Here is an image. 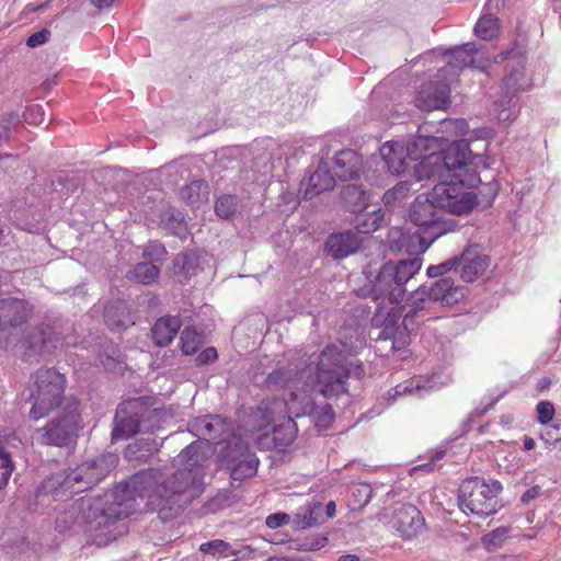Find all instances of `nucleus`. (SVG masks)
I'll return each mask as SVG.
<instances>
[{
  "label": "nucleus",
  "instance_id": "18",
  "mask_svg": "<svg viewBox=\"0 0 561 561\" xmlns=\"http://www.w3.org/2000/svg\"><path fill=\"white\" fill-rule=\"evenodd\" d=\"M479 54L480 50L473 43H467L450 49L447 53L448 62L438 70V77H444V79H449L450 82H454L463 68L478 67L476 56Z\"/></svg>",
  "mask_w": 561,
  "mask_h": 561
},
{
  "label": "nucleus",
  "instance_id": "17",
  "mask_svg": "<svg viewBox=\"0 0 561 561\" xmlns=\"http://www.w3.org/2000/svg\"><path fill=\"white\" fill-rule=\"evenodd\" d=\"M450 81L438 77L424 83L415 96V105L424 111L445 110L450 103Z\"/></svg>",
  "mask_w": 561,
  "mask_h": 561
},
{
  "label": "nucleus",
  "instance_id": "2",
  "mask_svg": "<svg viewBox=\"0 0 561 561\" xmlns=\"http://www.w3.org/2000/svg\"><path fill=\"white\" fill-rule=\"evenodd\" d=\"M159 472L154 468L141 470L128 481L121 483L113 491L95 499H81L59 512L55 519V529L59 534L71 530L76 525L84 522L90 531H101L106 541L116 539L121 531L114 533L111 527L117 522L127 518L136 507V495L147 492L142 480L146 477L156 480Z\"/></svg>",
  "mask_w": 561,
  "mask_h": 561
},
{
  "label": "nucleus",
  "instance_id": "46",
  "mask_svg": "<svg viewBox=\"0 0 561 561\" xmlns=\"http://www.w3.org/2000/svg\"><path fill=\"white\" fill-rule=\"evenodd\" d=\"M19 122V116L14 112L4 115L0 122V140L8 137L11 126Z\"/></svg>",
  "mask_w": 561,
  "mask_h": 561
},
{
  "label": "nucleus",
  "instance_id": "9",
  "mask_svg": "<svg viewBox=\"0 0 561 561\" xmlns=\"http://www.w3.org/2000/svg\"><path fill=\"white\" fill-rule=\"evenodd\" d=\"M442 179L443 181L432 188L431 196L443 211L462 216L479 204L478 194L474 192L482 184L479 172H469L466 179L462 178V173Z\"/></svg>",
  "mask_w": 561,
  "mask_h": 561
},
{
  "label": "nucleus",
  "instance_id": "24",
  "mask_svg": "<svg viewBox=\"0 0 561 561\" xmlns=\"http://www.w3.org/2000/svg\"><path fill=\"white\" fill-rule=\"evenodd\" d=\"M182 321L179 317L167 316L158 319L151 329L156 346H168L179 333Z\"/></svg>",
  "mask_w": 561,
  "mask_h": 561
},
{
  "label": "nucleus",
  "instance_id": "29",
  "mask_svg": "<svg viewBox=\"0 0 561 561\" xmlns=\"http://www.w3.org/2000/svg\"><path fill=\"white\" fill-rule=\"evenodd\" d=\"M298 427L291 417L283 420L276 424L272 432L274 448L279 451L286 450L296 439Z\"/></svg>",
  "mask_w": 561,
  "mask_h": 561
},
{
  "label": "nucleus",
  "instance_id": "13",
  "mask_svg": "<svg viewBox=\"0 0 561 561\" xmlns=\"http://www.w3.org/2000/svg\"><path fill=\"white\" fill-rule=\"evenodd\" d=\"M409 219L417 227L423 240L430 244L447 232L454 231L457 226L454 220L445 219L444 211L432 198L431 192L413 201L409 209Z\"/></svg>",
  "mask_w": 561,
  "mask_h": 561
},
{
  "label": "nucleus",
  "instance_id": "19",
  "mask_svg": "<svg viewBox=\"0 0 561 561\" xmlns=\"http://www.w3.org/2000/svg\"><path fill=\"white\" fill-rule=\"evenodd\" d=\"M33 313V306L20 298L0 299V329L15 328L24 324Z\"/></svg>",
  "mask_w": 561,
  "mask_h": 561
},
{
  "label": "nucleus",
  "instance_id": "62",
  "mask_svg": "<svg viewBox=\"0 0 561 561\" xmlns=\"http://www.w3.org/2000/svg\"><path fill=\"white\" fill-rule=\"evenodd\" d=\"M446 451L445 450H438L434 454V456L432 457V462L434 461H437V460H440L444 458Z\"/></svg>",
  "mask_w": 561,
  "mask_h": 561
},
{
  "label": "nucleus",
  "instance_id": "55",
  "mask_svg": "<svg viewBox=\"0 0 561 561\" xmlns=\"http://www.w3.org/2000/svg\"><path fill=\"white\" fill-rule=\"evenodd\" d=\"M115 0H91L92 5L99 10L108 9L113 5Z\"/></svg>",
  "mask_w": 561,
  "mask_h": 561
},
{
  "label": "nucleus",
  "instance_id": "26",
  "mask_svg": "<svg viewBox=\"0 0 561 561\" xmlns=\"http://www.w3.org/2000/svg\"><path fill=\"white\" fill-rule=\"evenodd\" d=\"M440 144L435 137L417 135L407 146V154L411 160L423 162L426 157L439 152Z\"/></svg>",
  "mask_w": 561,
  "mask_h": 561
},
{
  "label": "nucleus",
  "instance_id": "64",
  "mask_svg": "<svg viewBox=\"0 0 561 561\" xmlns=\"http://www.w3.org/2000/svg\"><path fill=\"white\" fill-rule=\"evenodd\" d=\"M421 468L423 470L431 471L433 469V463L432 462L424 463V465L421 466Z\"/></svg>",
  "mask_w": 561,
  "mask_h": 561
},
{
  "label": "nucleus",
  "instance_id": "57",
  "mask_svg": "<svg viewBox=\"0 0 561 561\" xmlns=\"http://www.w3.org/2000/svg\"><path fill=\"white\" fill-rule=\"evenodd\" d=\"M323 511H325L327 518H333L336 513V505L335 502L330 501L324 507Z\"/></svg>",
  "mask_w": 561,
  "mask_h": 561
},
{
  "label": "nucleus",
  "instance_id": "5",
  "mask_svg": "<svg viewBox=\"0 0 561 561\" xmlns=\"http://www.w3.org/2000/svg\"><path fill=\"white\" fill-rule=\"evenodd\" d=\"M165 411L151 407V398L138 397L118 404L112 430V442L125 440L131 436L153 434L162 427Z\"/></svg>",
  "mask_w": 561,
  "mask_h": 561
},
{
  "label": "nucleus",
  "instance_id": "39",
  "mask_svg": "<svg viewBox=\"0 0 561 561\" xmlns=\"http://www.w3.org/2000/svg\"><path fill=\"white\" fill-rule=\"evenodd\" d=\"M461 260L458 256L448 259L439 264L431 265L427 268V275L430 277L443 276L448 272L459 268Z\"/></svg>",
  "mask_w": 561,
  "mask_h": 561
},
{
  "label": "nucleus",
  "instance_id": "41",
  "mask_svg": "<svg viewBox=\"0 0 561 561\" xmlns=\"http://www.w3.org/2000/svg\"><path fill=\"white\" fill-rule=\"evenodd\" d=\"M351 493L354 499V504L358 507H364L371 500L373 489L368 484H358L352 488Z\"/></svg>",
  "mask_w": 561,
  "mask_h": 561
},
{
  "label": "nucleus",
  "instance_id": "20",
  "mask_svg": "<svg viewBox=\"0 0 561 561\" xmlns=\"http://www.w3.org/2000/svg\"><path fill=\"white\" fill-rule=\"evenodd\" d=\"M388 244L393 252H407L411 255L424 253L430 243L423 240V236L417 230L411 233L403 227H393L388 233Z\"/></svg>",
  "mask_w": 561,
  "mask_h": 561
},
{
  "label": "nucleus",
  "instance_id": "36",
  "mask_svg": "<svg viewBox=\"0 0 561 561\" xmlns=\"http://www.w3.org/2000/svg\"><path fill=\"white\" fill-rule=\"evenodd\" d=\"M238 210V198L234 195H224L215 203V213L221 219L231 218Z\"/></svg>",
  "mask_w": 561,
  "mask_h": 561
},
{
  "label": "nucleus",
  "instance_id": "52",
  "mask_svg": "<svg viewBox=\"0 0 561 561\" xmlns=\"http://www.w3.org/2000/svg\"><path fill=\"white\" fill-rule=\"evenodd\" d=\"M518 76H522V72L515 71V72L511 73L510 76L505 77L504 78L505 87L508 89H512V90H518L520 88V85H518L516 82Z\"/></svg>",
  "mask_w": 561,
  "mask_h": 561
},
{
  "label": "nucleus",
  "instance_id": "30",
  "mask_svg": "<svg viewBox=\"0 0 561 561\" xmlns=\"http://www.w3.org/2000/svg\"><path fill=\"white\" fill-rule=\"evenodd\" d=\"M380 156L388 171L392 174H401L404 169L403 148L396 141H387L380 148Z\"/></svg>",
  "mask_w": 561,
  "mask_h": 561
},
{
  "label": "nucleus",
  "instance_id": "25",
  "mask_svg": "<svg viewBox=\"0 0 561 561\" xmlns=\"http://www.w3.org/2000/svg\"><path fill=\"white\" fill-rule=\"evenodd\" d=\"M357 236L351 231L332 234L327 243L325 249L329 255L334 259H343L354 253L358 248Z\"/></svg>",
  "mask_w": 561,
  "mask_h": 561
},
{
  "label": "nucleus",
  "instance_id": "60",
  "mask_svg": "<svg viewBox=\"0 0 561 561\" xmlns=\"http://www.w3.org/2000/svg\"><path fill=\"white\" fill-rule=\"evenodd\" d=\"M553 428L556 430V435H551L550 432L547 433V435L550 436L551 439L553 440H559L561 438V426L559 424H554L553 425Z\"/></svg>",
  "mask_w": 561,
  "mask_h": 561
},
{
  "label": "nucleus",
  "instance_id": "49",
  "mask_svg": "<svg viewBox=\"0 0 561 561\" xmlns=\"http://www.w3.org/2000/svg\"><path fill=\"white\" fill-rule=\"evenodd\" d=\"M25 119L32 123H42L43 122V108L38 104L31 105L25 114Z\"/></svg>",
  "mask_w": 561,
  "mask_h": 561
},
{
  "label": "nucleus",
  "instance_id": "44",
  "mask_svg": "<svg viewBox=\"0 0 561 561\" xmlns=\"http://www.w3.org/2000/svg\"><path fill=\"white\" fill-rule=\"evenodd\" d=\"M168 254L163 244L159 242H149L144 249L142 256L151 261H163Z\"/></svg>",
  "mask_w": 561,
  "mask_h": 561
},
{
  "label": "nucleus",
  "instance_id": "61",
  "mask_svg": "<svg viewBox=\"0 0 561 561\" xmlns=\"http://www.w3.org/2000/svg\"><path fill=\"white\" fill-rule=\"evenodd\" d=\"M337 561H359V557L357 554H343Z\"/></svg>",
  "mask_w": 561,
  "mask_h": 561
},
{
  "label": "nucleus",
  "instance_id": "7",
  "mask_svg": "<svg viewBox=\"0 0 561 561\" xmlns=\"http://www.w3.org/2000/svg\"><path fill=\"white\" fill-rule=\"evenodd\" d=\"M484 165L483 157L473 154L469 148V144L461 139L454 141L443 152H434L426 157L420 164L415 165V175L417 180L422 181L432 178H446L448 175H456L469 172H478V167Z\"/></svg>",
  "mask_w": 561,
  "mask_h": 561
},
{
  "label": "nucleus",
  "instance_id": "3",
  "mask_svg": "<svg viewBox=\"0 0 561 561\" xmlns=\"http://www.w3.org/2000/svg\"><path fill=\"white\" fill-rule=\"evenodd\" d=\"M422 261L417 257L389 261L382 265L371 283L369 296L377 301L376 313L373 322L383 327L385 339H392L393 329L402 318L407 283L420 271Z\"/></svg>",
  "mask_w": 561,
  "mask_h": 561
},
{
  "label": "nucleus",
  "instance_id": "31",
  "mask_svg": "<svg viewBox=\"0 0 561 561\" xmlns=\"http://www.w3.org/2000/svg\"><path fill=\"white\" fill-rule=\"evenodd\" d=\"M160 271L152 262H140L127 273V278L142 285H151L159 277Z\"/></svg>",
  "mask_w": 561,
  "mask_h": 561
},
{
  "label": "nucleus",
  "instance_id": "34",
  "mask_svg": "<svg viewBox=\"0 0 561 561\" xmlns=\"http://www.w3.org/2000/svg\"><path fill=\"white\" fill-rule=\"evenodd\" d=\"M181 351H198L204 342V333L188 325L180 334Z\"/></svg>",
  "mask_w": 561,
  "mask_h": 561
},
{
  "label": "nucleus",
  "instance_id": "63",
  "mask_svg": "<svg viewBox=\"0 0 561 561\" xmlns=\"http://www.w3.org/2000/svg\"><path fill=\"white\" fill-rule=\"evenodd\" d=\"M9 483V480L7 478V473H1L0 477V490H2L7 484Z\"/></svg>",
  "mask_w": 561,
  "mask_h": 561
},
{
  "label": "nucleus",
  "instance_id": "10",
  "mask_svg": "<svg viewBox=\"0 0 561 561\" xmlns=\"http://www.w3.org/2000/svg\"><path fill=\"white\" fill-rule=\"evenodd\" d=\"M82 405L79 398L71 394L65 405L42 428L37 430V442L43 446L68 448L77 443L83 428Z\"/></svg>",
  "mask_w": 561,
  "mask_h": 561
},
{
  "label": "nucleus",
  "instance_id": "4",
  "mask_svg": "<svg viewBox=\"0 0 561 561\" xmlns=\"http://www.w3.org/2000/svg\"><path fill=\"white\" fill-rule=\"evenodd\" d=\"M118 458L105 453L88 459L73 469L53 474L42 482L41 491L51 493L54 499L69 497L82 493L100 483L116 466Z\"/></svg>",
  "mask_w": 561,
  "mask_h": 561
},
{
  "label": "nucleus",
  "instance_id": "28",
  "mask_svg": "<svg viewBox=\"0 0 561 561\" xmlns=\"http://www.w3.org/2000/svg\"><path fill=\"white\" fill-rule=\"evenodd\" d=\"M325 520L323 517V505L321 503H313L307 507H300L291 519V527L294 529L304 530L322 524Z\"/></svg>",
  "mask_w": 561,
  "mask_h": 561
},
{
  "label": "nucleus",
  "instance_id": "16",
  "mask_svg": "<svg viewBox=\"0 0 561 561\" xmlns=\"http://www.w3.org/2000/svg\"><path fill=\"white\" fill-rule=\"evenodd\" d=\"M388 527L403 539L415 537L424 527V517L420 510L412 504H400L385 522Z\"/></svg>",
  "mask_w": 561,
  "mask_h": 561
},
{
  "label": "nucleus",
  "instance_id": "40",
  "mask_svg": "<svg viewBox=\"0 0 561 561\" xmlns=\"http://www.w3.org/2000/svg\"><path fill=\"white\" fill-rule=\"evenodd\" d=\"M296 375L297 371H295L294 369L280 367L268 374L266 381L270 385L280 386L290 381Z\"/></svg>",
  "mask_w": 561,
  "mask_h": 561
},
{
  "label": "nucleus",
  "instance_id": "48",
  "mask_svg": "<svg viewBox=\"0 0 561 561\" xmlns=\"http://www.w3.org/2000/svg\"><path fill=\"white\" fill-rule=\"evenodd\" d=\"M49 36H50V32L48 30L44 28L39 32L32 34L27 38L26 44L28 47L34 48V47L45 44L49 39Z\"/></svg>",
  "mask_w": 561,
  "mask_h": 561
},
{
  "label": "nucleus",
  "instance_id": "37",
  "mask_svg": "<svg viewBox=\"0 0 561 561\" xmlns=\"http://www.w3.org/2000/svg\"><path fill=\"white\" fill-rule=\"evenodd\" d=\"M410 191L411 185L408 182H400L392 188L385 192L382 202L387 206H396L409 196Z\"/></svg>",
  "mask_w": 561,
  "mask_h": 561
},
{
  "label": "nucleus",
  "instance_id": "15",
  "mask_svg": "<svg viewBox=\"0 0 561 561\" xmlns=\"http://www.w3.org/2000/svg\"><path fill=\"white\" fill-rule=\"evenodd\" d=\"M222 463L232 480L243 481L256 474L260 460L245 440L234 437L222 451Z\"/></svg>",
  "mask_w": 561,
  "mask_h": 561
},
{
  "label": "nucleus",
  "instance_id": "56",
  "mask_svg": "<svg viewBox=\"0 0 561 561\" xmlns=\"http://www.w3.org/2000/svg\"><path fill=\"white\" fill-rule=\"evenodd\" d=\"M551 379L549 377H542L538 380L537 385H536V390L537 391H545L547 390L550 385H551Z\"/></svg>",
  "mask_w": 561,
  "mask_h": 561
},
{
  "label": "nucleus",
  "instance_id": "53",
  "mask_svg": "<svg viewBox=\"0 0 561 561\" xmlns=\"http://www.w3.org/2000/svg\"><path fill=\"white\" fill-rule=\"evenodd\" d=\"M327 542H328V538L325 536L318 537L308 545V550H310V551L319 550V549L323 548L327 545Z\"/></svg>",
  "mask_w": 561,
  "mask_h": 561
},
{
  "label": "nucleus",
  "instance_id": "51",
  "mask_svg": "<svg viewBox=\"0 0 561 561\" xmlns=\"http://www.w3.org/2000/svg\"><path fill=\"white\" fill-rule=\"evenodd\" d=\"M539 494H540V486L534 485L523 493L520 501L525 504L529 503L530 501H533L534 499L539 496Z\"/></svg>",
  "mask_w": 561,
  "mask_h": 561
},
{
  "label": "nucleus",
  "instance_id": "1",
  "mask_svg": "<svg viewBox=\"0 0 561 561\" xmlns=\"http://www.w3.org/2000/svg\"><path fill=\"white\" fill-rule=\"evenodd\" d=\"M187 430L199 440L191 443L174 459L176 468L171 474L156 469V480L146 477L144 485L149 491L150 504L158 512L161 520L168 522L198 497L203 492L204 463L207 456L203 449V440L218 444L233 432L231 421L219 414H206L191 420Z\"/></svg>",
  "mask_w": 561,
  "mask_h": 561
},
{
  "label": "nucleus",
  "instance_id": "50",
  "mask_svg": "<svg viewBox=\"0 0 561 561\" xmlns=\"http://www.w3.org/2000/svg\"><path fill=\"white\" fill-rule=\"evenodd\" d=\"M218 359V353H198L195 359L197 366H204L215 363Z\"/></svg>",
  "mask_w": 561,
  "mask_h": 561
},
{
  "label": "nucleus",
  "instance_id": "21",
  "mask_svg": "<svg viewBox=\"0 0 561 561\" xmlns=\"http://www.w3.org/2000/svg\"><path fill=\"white\" fill-rule=\"evenodd\" d=\"M334 169L342 181L357 179L363 171V158L352 149L341 150L334 157Z\"/></svg>",
  "mask_w": 561,
  "mask_h": 561
},
{
  "label": "nucleus",
  "instance_id": "47",
  "mask_svg": "<svg viewBox=\"0 0 561 561\" xmlns=\"http://www.w3.org/2000/svg\"><path fill=\"white\" fill-rule=\"evenodd\" d=\"M291 523L290 516L286 513H274L266 517L265 524L271 529H276L287 523Z\"/></svg>",
  "mask_w": 561,
  "mask_h": 561
},
{
  "label": "nucleus",
  "instance_id": "14",
  "mask_svg": "<svg viewBox=\"0 0 561 561\" xmlns=\"http://www.w3.org/2000/svg\"><path fill=\"white\" fill-rule=\"evenodd\" d=\"M342 199L345 207L357 214L356 222L360 232L369 233L381 227L383 214L381 208L368 211L369 194L360 185L348 184L342 190Z\"/></svg>",
  "mask_w": 561,
  "mask_h": 561
},
{
  "label": "nucleus",
  "instance_id": "32",
  "mask_svg": "<svg viewBox=\"0 0 561 561\" xmlns=\"http://www.w3.org/2000/svg\"><path fill=\"white\" fill-rule=\"evenodd\" d=\"M208 195V184L203 180L192 181L180 192L181 199L192 205L207 201Z\"/></svg>",
  "mask_w": 561,
  "mask_h": 561
},
{
  "label": "nucleus",
  "instance_id": "12",
  "mask_svg": "<svg viewBox=\"0 0 561 561\" xmlns=\"http://www.w3.org/2000/svg\"><path fill=\"white\" fill-rule=\"evenodd\" d=\"M502 489L497 480L486 483L479 477L466 479L458 490L459 507L483 518L494 515L501 508L497 495Z\"/></svg>",
  "mask_w": 561,
  "mask_h": 561
},
{
  "label": "nucleus",
  "instance_id": "42",
  "mask_svg": "<svg viewBox=\"0 0 561 561\" xmlns=\"http://www.w3.org/2000/svg\"><path fill=\"white\" fill-rule=\"evenodd\" d=\"M230 545L224 540H220V539H215V540H210L208 542H205L201 546L199 550L203 552V553H206V554H224V556H228L229 553V550H230Z\"/></svg>",
  "mask_w": 561,
  "mask_h": 561
},
{
  "label": "nucleus",
  "instance_id": "59",
  "mask_svg": "<svg viewBox=\"0 0 561 561\" xmlns=\"http://www.w3.org/2000/svg\"><path fill=\"white\" fill-rule=\"evenodd\" d=\"M505 391H503L502 393H500L496 398H494L489 404H486L480 412L479 414H483L485 412H488L503 396H504Z\"/></svg>",
  "mask_w": 561,
  "mask_h": 561
},
{
  "label": "nucleus",
  "instance_id": "58",
  "mask_svg": "<svg viewBox=\"0 0 561 561\" xmlns=\"http://www.w3.org/2000/svg\"><path fill=\"white\" fill-rule=\"evenodd\" d=\"M523 442H524V448L526 450H531L536 446L535 440L527 435L524 436Z\"/></svg>",
  "mask_w": 561,
  "mask_h": 561
},
{
  "label": "nucleus",
  "instance_id": "11",
  "mask_svg": "<svg viewBox=\"0 0 561 561\" xmlns=\"http://www.w3.org/2000/svg\"><path fill=\"white\" fill-rule=\"evenodd\" d=\"M30 417L37 421L61 409L71 394H65L67 378L55 367H42L32 375Z\"/></svg>",
  "mask_w": 561,
  "mask_h": 561
},
{
  "label": "nucleus",
  "instance_id": "33",
  "mask_svg": "<svg viewBox=\"0 0 561 561\" xmlns=\"http://www.w3.org/2000/svg\"><path fill=\"white\" fill-rule=\"evenodd\" d=\"M500 32V22L493 14H483L474 26V33L478 37L490 41L497 36Z\"/></svg>",
  "mask_w": 561,
  "mask_h": 561
},
{
  "label": "nucleus",
  "instance_id": "8",
  "mask_svg": "<svg viewBox=\"0 0 561 561\" xmlns=\"http://www.w3.org/2000/svg\"><path fill=\"white\" fill-rule=\"evenodd\" d=\"M356 353H320L317 366V380L320 392L325 398H339L348 392L346 380L355 378L362 380L365 377L363 362L355 357Z\"/></svg>",
  "mask_w": 561,
  "mask_h": 561
},
{
  "label": "nucleus",
  "instance_id": "23",
  "mask_svg": "<svg viewBox=\"0 0 561 561\" xmlns=\"http://www.w3.org/2000/svg\"><path fill=\"white\" fill-rule=\"evenodd\" d=\"M334 186L335 179L328 165L320 163L307 181L304 197L311 199L323 192L333 190Z\"/></svg>",
  "mask_w": 561,
  "mask_h": 561
},
{
  "label": "nucleus",
  "instance_id": "43",
  "mask_svg": "<svg viewBox=\"0 0 561 561\" xmlns=\"http://www.w3.org/2000/svg\"><path fill=\"white\" fill-rule=\"evenodd\" d=\"M536 411L537 421L542 425L550 423L553 420L556 412L554 407L550 401H540L536 407Z\"/></svg>",
  "mask_w": 561,
  "mask_h": 561
},
{
  "label": "nucleus",
  "instance_id": "38",
  "mask_svg": "<svg viewBox=\"0 0 561 561\" xmlns=\"http://www.w3.org/2000/svg\"><path fill=\"white\" fill-rule=\"evenodd\" d=\"M508 527H497L492 531L483 535L482 543L488 551H495L508 538Z\"/></svg>",
  "mask_w": 561,
  "mask_h": 561
},
{
  "label": "nucleus",
  "instance_id": "22",
  "mask_svg": "<svg viewBox=\"0 0 561 561\" xmlns=\"http://www.w3.org/2000/svg\"><path fill=\"white\" fill-rule=\"evenodd\" d=\"M160 446L153 437H140L126 446L124 457L128 461L146 463L159 451Z\"/></svg>",
  "mask_w": 561,
  "mask_h": 561
},
{
  "label": "nucleus",
  "instance_id": "6",
  "mask_svg": "<svg viewBox=\"0 0 561 561\" xmlns=\"http://www.w3.org/2000/svg\"><path fill=\"white\" fill-rule=\"evenodd\" d=\"M465 298V288L455 286L450 277H442L432 286L421 287L409 297V310L403 317L404 330L413 331L414 324L437 318L440 306H454Z\"/></svg>",
  "mask_w": 561,
  "mask_h": 561
},
{
  "label": "nucleus",
  "instance_id": "45",
  "mask_svg": "<svg viewBox=\"0 0 561 561\" xmlns=\"http://www.w3.org/2000/svg\"><path fill=\"white\" fill-rule=\"evenodd\" d=\"M0 469L1 473H7L8 480L14 470V462L12 460L11 453L3 446L2 442H0Z\"/></svg>",
  "mask_w": 561,
  "mask_h": 561
},
{
  "label": "nucleus",
  "instance_id": "27",
  "mask_svg": "<svg viewBox=\"0 0 561 561\" xmlns=\"http://www.w3.org/2000/svg\"><path fill=\"white\" fill-rule=\"evenodd\" d=\"M459 260L460 263V277L467 283L474 282L478 277L482 276L489 267V257L486 255L470 256L465 252Z\"/></svg>",
  "mask_w": 561,
  "mask_h": 561
},
{
  "label": "nucleus",
  "instance_id": "35",
  "mask_svg": "<svg viewBox=\"0 0 561 561\" xmlns=\"http://www.w3.org/2000/svg\"><path fill=\"white\" fill-rule=\"evenodd\" d=\"M310 415L313 417L314 425L320 430L329 428L334 421V412L331 404H313L310 411Z\"/></svg>",
  "mask_w": 561,
  "mask_h": 561
},
{
  "label": "nucleus",
  "instance_id": "54",
  "mask_svg": "<svg viewBox=\"0 0 561 561\" xmlns=\"http://www.w3.org/2000/svg\"><path fill=\"white\" fill-rule=\"evenodd\" d=\"M412 392H413V390L410 387L399 385L394 388V393L392 394L391 399H392V401H394L397 397H401L403 394H408V393H412Z\"/></svg>",
  "mask_w": 561,
  "mask_h": 561
}]
</instances>
